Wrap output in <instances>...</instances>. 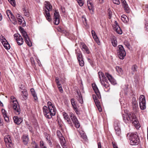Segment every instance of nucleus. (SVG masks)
I'll list each match as a JSON object with an SVG mask.
<instances>
[{"mask_svg":"<svg viewBox=\"0 0 148 148\" xmlns=\"http://www.w3.org/2000/svg\"><path fill=\"white\" fill-rule=\"evenodd\" d=\"M48 107L44 106L43 108V111L45 116L47 119H51L53 116L56 114V109L54 106L50 101L47 102Z\"/></svg>","mask_w":148,"mask_h":148,"instance_id":"f257e3e1","label":"nucleus"},{"mask_svg":"<svg viewBox=\"0 0 148 148\" xmlns=\"http://www.w3.org/2000/svg\"><path fill=\"white\" fill-rule=\"evenodd\" d=\"M127 138L130 141V143L131 145H136L138 144L140 142V139L138 136L136 134L132 133L130 134H127Z\"/></svg>","mask_w":148,"mask_h":148,"instance_id":"f03ea898","label":"nucleus"},{"mask_svg":"<svg viewBox=\"0 0 148 148\" xmlns=\"http://www.w3.org/2000/svg\"><path fill=\"white\" fill-rule=\"evenodd\" d=\"M45 9L44 10V15L47 19L49 22H50L52 19L51 18L49 12L52 10V6L50 3L47 1H45Z\"/></svg>","mask_w":148,"mask_h":148,"instance_id":"7ed1b4c3","label":"nucleus"},{"mask_svg":"<svg viewBox=\"0 0 148 148\" xmlns=\"http://www.w3.org/2000/svg\"><path fill=\"white\" fill-rule=\"evenodd\" d=\"M10 102L13 103V108L16 114H19L21 112L20 106L16 98L13 96L10 97Z\"/></svg>","mask_w":148,"mask_h":148,"instance_id":"20e7f679","label":"nucleus"},{"mask_svg":"<svg viewBox=\"0 0 148 148\" xmlns=\"http://www.w3.org/2000/svg\"><path fill=\"white\" fill-rule=\"evenodd\" d=\"M19 29L22 35L24 37L26 43L29 47H31L32 46V43L29 37L27 32L25 31H24L23 29L21 27H19Z\"/></svg>","mask_w":148,"mask_h":148,"instance_id":"39448f33","label":"nucleus"},{"mask_svg":"<svg viewBox=\"0 0 148 148\" xmlns=\"http://www.w3.org/2000/svg\"><path fill=\"white\" fill-rule=\"evenodd\" d=\"M57 136L59 138L60 144L63 148H67L66 141L64 137L62 136L59 130L57 131Z\"/></svg>","mask_w":148,"mask_h":148,"instance_id":"423d86ee","label":"nucleus"},{"mask_svg":"<svg viewBox=\"0 0 148 148\" xmlns=\"http://www.w3.org/2000/svg\"><path fill=\"white\" fill-rule=\"evenodd\" d=\"M118 47L119 48V51L118 53V56L120 59H123L126 55V52L122 45H119Z\"/></svg>","mask_w":148,"mask_h":148,"instance_id":"0eeeda50","label":"nucleus"},{"mask_svg":"<svg viewBox=\"0 0 148 148\" xmlns=\"http://www.w3.org/2000/svg\"><path fill=\"white\" fill-rule=\"evenodd\" d=\"M69 116L75 127L77 128H79L80 127V125L77 117L72 113H70Z\"/></svg>","mask_w":148,"mask_h":148,"instance_id":"6e6552de","label":"nucleus"},{"mask_svg":"<svg viewBox=\"0 0 148 148\" xmlns=\"http://www.w3.org/2000/svg\"><path fill=\"white\" fill-rule=\"evenodd\" d=\"M145 100L144 95H141L139 97V103L140 107L142 110H144L146 108Z\"/></svg>","mask_w":148,"mask_h":148,"instance_id":"1a4fd4ad","label":"nucleus"},{"mask_svg":"<svg viewBox=\"0 0 148 148\" xmlns=\"http://www.w3.org/2000/svg\"><path fill=\"white\" fill-rule=\"evenodd\" d=\"M4 140L6 147L8 148H12L13 145L10 136L9 135L5 136L4 138Z\"/></svg>","mask_w":148,"mask_h":148,"instance_id":"9d476101","label":"nucleus"},{"mask_svg":"<svg viewBox=\"0 0 148 148\" xmlns=\"http://www.w3.org/2000/svg\"><path fill=\"white\" fill-rule=\"evenodd\" d=\"M53 22L55 25H58L60 23V15L58 12L55 10L54 13Z\"/></svg>","mask_w":148,"mask_h":148,"instance_id":"9b49d317","label":"nucleus"},{"mask_svg":"<svg viewBox=\"0 0 148 148\" xmlns=\"http://www.w3.org/2000/svg\"><path fill=\"white\" fill-rule=\"evenodd\" d=\"M14 38L16 40L17 43L18 45H21L23 43V39L21 36L18 34H15L14 35Z\"/></svg>","mask_w":148,"mask_h":148,"instance_id":"f8f14e48","label":"nucleus"},{"mask_svg":"<svg viewBox=\"0 0 148 148\" xmlns=\"http://www.w3.org/2000/svg\"><path fill=\"white\" fill-rule=\"evenodd\" d=\"M114 128L116 134L120 136L121 134V131L120 127V123L119 121L116 120L114 122Z\"/></svg>","mask_w":148,"mask_h":148,"instance_id":"ddd939ff","label":"nucleus"},{"mask_svg":"<svg viewBox=\"0 0 148 148\" xmlns=\"http://www.w3.org/2000/svg\"><path fill=\"white\" fill-rule=\"evenodd\" d=\"M132 104L133 110L135 112L137 111L138 110V108L137 102L136 101L135 98L132 99Z\"/></svg>","mask_w":148,"mask_h":148,"instance_id":"4468645a","label":"nucleus"},{"mask_svg":"<svg viewBox=\"0 0 148 148\" xmlns=\"http://www.w3.org/2000/svg\"><path fill=\"white\" fill-rule=\"evenodd\" d=\"M108 80H104L100 82L101 85L104 87V89L106 92H109L110 89V85L108 83Z\"/></svg>","mask_w":148,"mask_h":148,"instance_id":"2eb2a0df","label":"nucleus"},{"mask_svg":"<svg viewBox=\"0 0 148 148\" xmlns=\"http://www.w3.org/2000/svg\"><path fill=\"white\" fill-rule=\"evenodd\" d=\"M121 3L122 4L123 7L125 11L127 13H130V10L128 4L125 0H121Z\"/></svg>","mask_w":148,"mask_h":148,"instance_id":"dca6fc26","label":"nucleus"},{"mask_svg":"<svg viewBox=\"0 0 148 148\" xmlns=\"http://www.w3.org/2000/svg\"><path fill=\"white\" fill-rule=\"evenodd\" d=\"M76 92L77 94V96H76L77 99L79 103L81 104H82L83 103V100L80 92L78 90H76Z\"/></svg>","mask_w":148,"mask_h":148,"instance_id":"f3484780","label":"nucleus"},{"mask_svg":"<svg viewBox=\"0 0 148 148\" xmlns=\"http://www.w3.org/2000/svg\"><path fill=\"white\" fill-rule=\"evenodd\" d=\"M105 75L112 84L114 85L116 84V81L108 73H105Z\"/></svg>","mask_w":148,"mask_h":148,"instance_id":"a211bd4d","label":"nucleus"},{"mask_svg":"<svg viewBox=\"0 0 148 148\" xmlns=\"http://www.w3.org/2000/svg\"><path fill=\"white\" fill-rule=\"evenodd\" d=\"M92 87L97 97L99 99H100L101 96L100 93L97 86L95 84H92Z\"/></svg>","mask_w":148,"mask_h":148,"instance_id":"6ab92c4d","label":"nucleus"},{"mask_svg":"<svg viewBox=\"0 0 148 148\" xmlns=\"http://www.w3.org/2000/svg\"><path fill=\"white\" fill-rule=\"evenodd\" d=\"M63 115L64 119L67 120V122H68V123L70 124L71 126L72 127L73 125L71 122L70 121V119L68 114L66 113L63 112Z\"/></svg>","mask_w":148,"mask_h":148,"instance_id":"aec40b11","label":"nucleus"},{"mask_svg":"<svg viewBox=\"0 0 148 148\" xmlns=\"http://www.w3.org/2000/svg\"><path fill=\"white\" fill-rule=\"evenodd\" d=\"M13 120L14 123L17 125L20 124L23 121L21 118H19L17 116H14L13 118Z\"/></svg>","mask_w":148,"mask_h":148,"instance_id":"412c9836","label":"nucleus"},{"mask_svg":"<svg viewBox=\"0 0 148 148\" xmlns=\"http://www.w3.org/2000/svg\"><path fill=\"white\" fill-rule=\"evenodd\" d=\"M23 144L25 145H27L29 141L28 136L27 135H23L22 137Z\"/></svg>","mask_w":148,"mask_h":148,"instance_id":"4be33fe9","label":"nucleus"},{"mask_svg":"<svg viewBox=\"0 0 148 148\" xmlns=\"http://www.w3.org/2000/svg\"><path fill=\"white\" fill-rule=\"evenodd\" d=\"M82 49L84 52H86L87 54H89L90 53V51L88 47L84 43H82Z\"/></svg>","mask_w":148,"mask_h":148,"instance_id":"5701e85b","label":"nucleus"},{"mask_svg":"<svg viewBox=\"0 0 148 148\" xmlns=\"http://www.w3.org/2000/svg\"><path fill=\"white\" fill-rule=\"evenodd\" d=\"M91 34L95 41L98 45H99L100 41L95 31L93 30H92L91 31Z\"/></svg>","mask_w":148,"mask_h":148,"instance_id":"b1692460","label":"nucleus"},{"mask_svg":"<svg viewBox=\"0 0 148 148\" xmlns=\"http://www.w3.org/2000/svg\"><path fill=\"white\" fill-rule=\"evenodd\" d=\"M98 74L100 82L103 81V80H105L107 79L103 73L101 71H99L98 72Z\"/></svg>","mask_w":148,"mask_h":148,"instance_id":"393cba45","label":"nucleus"},{"mask_svg":"<svg viewBox=\"0 0 148 148\" xmlns=\"http://www.w3.org/2000/svg\"><path fill=\"white\" fill-rule=\"evenodd\" d=\"M1 112L3 114V116L5 119V121L7 122H8L9 121V119L7 114L6 111L4 109H2L1 110Z\"/></svg>","mask_w":148,"mask_h":148,"instance_id":"a878e982","label":"nucleus"},{"mask_svg":"<svg viewBox=\"0 0 148 148\" xmlns=\"http://www.w3.org/2000/svg\"><path fill=\"white\" fill-rule=\"evenodd\" d=\"M22 94L21 95L22 97V99L25 100L27 98V93L26 90H24L23 91L21 92Z\"/></svg>","mask_w":148,"mask_h":148,"instance_id":"bb28decb","label":"nucleus"},{"mask_svg":"<svg viewBox=\"0 0 148 148\" xmlns=\"http://www.w3.org/2000/svg\"><path fill=\"white\" fill-rule=\"evenodd\" d=\"M128 117L129 120L132 121L136 118V116L134 113L133 112H131L128 115Z\"/></svg>","mask_w":148,"mask_h":148,"instance_id":"cd10ccee","label":"nucleus"},{"mask_svg":"<svg viewBox=\"0 0 148 148\" xmlns=\"http://www.w3.org/2000/svg\"><path fill=\"white\" fill-rule=\"evenodd\" d=\"M88 6L90 10L93 12V5L92 2L90 1H88L87 2Z\"/></svg>","mask_w":148,"mask_h":148,"instance_id":"c85d7f7f","label":"nucleus"},{"mask_svg":"<svg viewBox=\"0 0 148 148\" xmlns=\"http://www.w3.org/2000/svg\"><path fill=\"white\" fill-rule=\"evenodd\" d=\"M114 29L116 32L118 34H121L122 31L119 25H117L114 27Z\"/></svg>","mask_w":148,"mask_h":148,"instance_id":"c756f323","label":"nucleus"},{"mask_svg":"<svg viewBox=\"0 0 148 148\" xmlns=\"http://www.w3.org/2000/svg\"><path fill=\"white\" fill-rule=\"evenodd\" d=\"M2 44L3 45L4 48L6 49L7 50H8L10 49V45L7 41H5V42H4L3 43H2Z\"/></svg>","mask_w":148,"mask_h":148,"instance_id":"7c9ffc66","label":"nucleus"},{"mask_svg":"<svg viewBox=\"0 0 148 148\" xmlns=\"http://www.w3.org/2000/svg\"><path fill=\"white\" fill-rule=\"evenodd\" d=\"M10 20L14 25L17 24V21L16 19L13 15L10 17Z\"/></svg>","mask_w":148,"mask_h":148,"instance_id":"2f4dec72","label":"nucleus"},{"mask_svg":"<svg viewBox=\"0 0 148 148\" xmlns=\"http://www.w3.org/2000/svg\"><path fill=\"white\" fill-rule=\"evenodd\" d=\"M121 19L125 23H127L128 21V17L125 15H123L121 16Z\"/></svg>","mask_w":148,"mask_h":148,"instance_id":"473e14b6","label":"nucleus"},{"mask_svg":"<svg viewBox=\"0 0 148 148\" xmlns=\"http://www.w3.org/2000/svg\"><path fill=\"white\" fill-rule=\"evenodd\" d=\"M23 10L25 15L27 17H29V13L28 10L27 9H26L25 8H23Z\"/></svg>","mask_w":148,"mask_h":148,"instance_id":"72a5a7b5","label":"nucleus"},{"mask_svg":"<svg viewBox=\"0 0 148 148\" xmlns=\"http://www.w3.org/2000/svg\"><path fill=\"white\" fill-rule=\"evenodd\" d=\"M71 103L72 106L73 108H74L75 107H77L76 104V102L75 101V99L72 98L71 99Z\"/></svg>","mask_w":148,"mask_h":148,"instance_id":"f704fd0d","label":"nucleus"},{"mask_svg":"<svg viewBox=\"0 0 148 148\" xmlns=\"http://www.w3.org/2000/svg\"><path fill=\"white\" fill-rule=\"evenodd\" d=\"M18 23L19 25H21L23 21H24L23 18L20 15H19L17 18Z\"/></svg>","mask_w":148,"mask_h":148,"instance_id":"c9c22d12","label":"nucleus"},{"mask_svg":"<svg viewBox=\"0 0 148 148\" xmlns=\"http://www.w3.org/2000/svg\"><path fill=\"white\" fill-rule=\"evenodd\" d=\"M30 91L32 92V95H33L34 98V99H35L36 100V99L37 98V97L36 96V93L34 90V88H32L31 89Z\"/></svg>","mask_w":148,"mask_h":148,"instance_id":"e433bc0d","label":"nucleus"},{"mask_svg":"<svg viewBox=\"0 0 148 148\" xmlns=\"http://www.w3.org/2000/svg\"><path fill=\"white\" fill-rule=\"evenodd\" d=\"M111 43L114 47H116L117 44V42L116 38H114L111 40Z\"/></svg>","mask_w":148,"mask_h":148,"instance_id":"4c0bfd02","label":"nucleus"},{"mask_svg":"<svg viewBox=\"0 0 148 148\" xmlns=\"http://www.w3.org/2000/svg\"><path fill=\"white\" fill-rule=\"evenodd\" d=\"M128 115H125L123 116V119L124 121L126 123H127L130 120L129 119V117H128Z\"/></svg>","mask_w":148,"mask_h":148,"instance_id":"58836bf2","label":"nucleus"},{"mask_svg":"<svg viewBox=\"0 0 148 148\" xmlns=\"http://www.w3.org/2000/svg\"><path fill=\"white\" fill-rule=\"evenodd\" d=\"M6 13L9 19L10 20V17L13 15L11 11L9 10H7L6 11Z\"/></svg>","mask_w":148,"mask_h":148,"instance_id":"ea45409f","label":"nucleus"},{"mask_svg":"<svg viewBox=\"0 0 148 148\" xmlns=\"http://www.w3.org/2000/svg\"><path fill=\"white\" fill-rule=\"evenodd\" d=\"M134 121L133 120V121H132V123L134 124V125H135L136 126H138V121L136 119V118H135V119H134Z\"/></svg>","mask_w":148,"mask_h":148,"instance_id":"a19ab883","label":"nucleus"},{"mask_svg":"<svg viewBox=\"0 0 148 148\" xmlns=\"http://www.w3.org/2000/svg\"><path fill=\"white\" fill-rule=\"evenodd\" d=\"M77 58L78 60H80L83 59L82 54L81 51H79L77 53Z\"/></svg>","mask_w":148,"mask_h":148,"instance_id":"79ce46f5","label":"nucleus"},{"mask_svg":"<svg viewBox=\"0 0 148 148\" xmlns=\"http://www.w3.org/2000/svg\"><path fill=\"white\" fill-rule=\"evenodd\" d=\"M137 66L135 64L132 66L131 69L133 72H135L137 71Z\"/></svg>","mask_w":148,"mask_h":148,"instance_id":"37998d69","label":"nucleus"},{"mask_svg":"<svg viewBox=\"0 0 148 148\" xmlns=\"http://www.w3.org/2000/svg\"><path fill=\"white\" fill-rule=\"evenodd\" d=\"M80 66H83L84 65V62L83 58L80 60H78Z\"/></svg>","mask_w":148,"mask_h":148,"instance_id":"c03bdc74","label":"nucleus"},{"mask_svg":"<svg viewBox=\"0 0 148 148\" xmlns=\"http://www.w3.org/2000/svg\"><path fill=\"white\" fill-rule=\"evenodd\" d=\"M0 40L2 44L4 42H5V41H7L5 38L2 35H1L0 36Z\"/></svg>","mask_w":148,"mask_h":148,"instance_id":"a18cd8bd","label":"nucleus"},{"mask_svg":"<svg viewBox=\"0 0 148 148\" xmlns=\"http://www.w3.org/2000/svg\"><path fill=\"white\" fill-rule=\"evenodd\" d=\"M78 3L80 6H82L84 4L83 0H77Z\"/></svg>","mask_w":148,"mask_h":148,"instance_id":"49530a36","label":"nucleus"},{"mask_svg":"<svg viewBox=\"0 0 148 148\" xmlns=\"http://www.w3.org/2000/svg\"><path fill=\"white\" fill-rule=\"evenodd\" d=\"M8 1L13 6H15L16 4L15 0H8Z\"/></svg>","mask_w":148,"mask_h":148,"instance_id":"de8ad7c7","label":"nucleus"},{"mask_svg":"<svg viewBox=\"0 0 148 148\" xmlns=\"http://www.w3.org/2000/svg\"><path fill=\"white\" fill-rule=\"evenodd\" d=\"M116 69L117 71L119 73H121L122 71V69L119 66L116 67Z\"/></svg>","mask_w":148,"mask_h":148,"instance_id":"09e8293b","label":"nucleus"},{"mask_svg":"<svg viewBox=\"0 0 148 148\" xmlns=\"http://www.w3.org/2000/svg\"><path fill=\"white\" fill-rule=\"evenodd\" d=\"M56 83L57 84V85L58 86V87H59L60 86H61V85L59 83V79L58 77H56Z\"/></svg>","mask_w":148,"mask_h":148,"instance_id":"8fccbe9b","label":"nucleus"},{"mask_svg":"<svg viewBox=\"0 0 148 148\" xmlns=\"http://www.w3.org/2000/svg\"><path fill=\"white\" fill-rule=\"evenodd\" d=\"M74 110H75V112L76 114H80L79 112L78 111V108L77 107H75L74 108H73Z\"/></svg>","mask_w":148,"mask_h":148,"instance_id":"3c124183","label":"nucleus"},{"mask_svg":"<svg viewBox=\"0 0 148 148\" xmlns=\"http://www.w3.org/2000/svg\"><path fill=\"white\" fill-rule=\"evenodd\" d=\"M94 101L96 105L100 104V102L97 98H95L94 99Z\"/></svg>","mask_w":148,"mask_h":148,"instance_id":"603ef678","label":"nucleus"},{"mask_svg":"<svg viewBox=\"0 0 148 148\" xmlns=\"http://www.w3.org/2000/svg\"><path fill=\"white\" fill-rule=\"evenodd\" d=\"M40 146L41 148L44 147H45L44 146V143L42 141H41L40 142Z\"/></svg>","mask_w":148,"mask_h":148,"instance_id":"864d4df0","label":"nucleus"},{"mask_svg":"<svg viewBox=\"0 0 148 148\" xmlns=\"http://www.w3.org/2000/svg\"><path fill=\"white\" fill-rule=\"evenodd\" d=\"M114 4H116L117 5H119L120 3V2L119 0H112Z\"/></svg>","mask_w":148,"mask_h":148,"instance_id":"5fc2aeb1","label":"nucleus"},{"mask_svg":"<svg viewBox=\"0 0 148 148\" xmlns=\"http://www.w3.org/2000/svg\"><path fill=\"white\" fill-rule=\"evenodd\" d=\"M108 14H109V19H110L112 17V12L110 10H108Z\"/></svg>","mask_w":148,"mask_h":148,"instance_id":"6e6d98bb","label":"nucleus"},{"mask_svg":"<svg viewBox=\"0 0 148 148\" xmlns=\"http://www.w3.org/2000/svg\"><path fill=\"white\" fill-rule=\"evenodd\" d=\"M99 112H101L102 111V108L100 104L96 105Z\"/></svg>","mask_w":148,"mask_h":148,"instance_id":"4d7b16f0","label":"nucleus"},{"mask_svg":"<svg viewBox=\"0 0 148 148\" xmlns=\"http://www.w3.org/2000/svg\"><path fill=\"white\" fill-rule=\"evenodd\" d=\"M31 62L32 64H35V62L34 60V58L32 57L31 58Z\"/></svg>","mask_w":148,"mask_h":148,"instance_id":"13d9d810","label":"nucleus"},{"mask_svg":"<svg viewBox=\"0 0 148 148\" xmlns=\"http://www.w3.org/2000/svg\"><path fill=\"white\" fill-rule=\"evenodd\" d=\"M36 61L37 62V63H38V65L39 66H41V63H40V60H38V59H36Z\"/></svg>","mask_w":148,"mask_h":148,"instance_id":"bf43d9fd","label":"nucleus"},{"mask_svg":"<svg viewBox=\"0 0 148 148\" xmlns=\"http://www.w3.org/2000/svg\"><path fill=\"white\" fill-rule=\"evenodd\" d=\"M60 92H62L63 91V89L61 86L58 87Z\"/></svg>","mask_w":148,"mask_h":148,"instance_id":"052dcab7","label":"nucleus"},{"mask_svg":"<svg viewBox=\"0 0 148 148\" xmlns=\"http://www.w3.org/2000/svg\"><path fill=\"white\" fill-rule=\"evenodd\" d=\"M98 148H102L101 143L99 142L98 143Z\"/></svg>","mask_w":148,"mask_h":148,"instance_id":"680f3d73","label":"nucleus"},{"mask_svg":"<svg viewBox=\"0 0 148 148\" xmlns=\"http://www.w3.org/2000/svg\"><path fill=\"white\" fill-rule=\"evenodd\" d=\"M46 139H47V140H48V142L49 143H51V140H49V139H48V138L47 137L46 138Z\"/></svg>","mask_w":148,"mask_h":148,"instance_id":"e2e57ef3","label":"nucleus"},{"mask_svg":"<svg viewBox=\"0 0 148 148\" xmlns=\"http://www.w3.org/2000/svg\"><path fill=\"white\" fill-rule=\"evenodd\" d=\"M29 130L30 132H31L32 133L33 132V130H32V127H30V128H29Z\"/></svg>","mask_w":148,"mask_h":148,"instance_id":"0e129e2a","label":"nucleus"},{"mask_svg":"<svg viewBox=\"0 0 148 148\" xmlns=\"http://www.w3.org/2000/svg\"><path fill=\"white\" fill-rule=\"evenodd\" d=\"M56 148H61L60 145L58 144L56 145Z\"/></svg>","mask_w":148,"mask_h":148,"instance_id":"69168bd1","label":"nucleus"},{"mask_svg":"<svg viewBox=\"0 0 148 148\" xmlns=\"http://www.w3.org/2000/svg\"><path fill=\"white\" fill-rule=\"evenodd\" d=\"M2 18V16L1 14L0 13V21H1Z\"/></svg>","mask_w":148,"mask_h":148,"instance_id":"338daca9","label":"nucleus"},{"mask_svg":"<svg viewBox=\"0 0 148 148\" xmlns=\"http://www.w3.org/2000/svg\"><path fill=\"white\" fill-rule=\"evenodd\" d=\"M93 97L94 100L95 98H97L95 95H93Z\"/></svg>","mask_w":148,"mask_h":148,"instance_id":"774afa93","label":"nucleus"}]
</instances>
